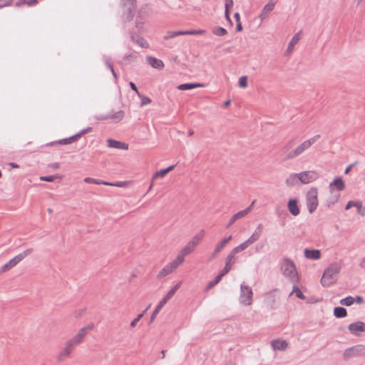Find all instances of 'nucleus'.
<instances>
[{"label": "nucleus", "instance_id": "f257e3e1", "mask_svg": "<svg viewBox=\"0 0 365 365\" xmlns=\"http://www.w3.org/2000/svg\"><path fill=\"white\" fill-rule=\"evenodd\" d=\"M341 264L338 262L331 263L324 271L321 279V284L324 287H329L333 285L336 280L338 274L341 271Z\"/></svg>", "mask_w": 365, "mask_h": 365}, {"label": "nucleus", "instance_id": "f03ea898", "mask_svg": "<svg viewBox=\"0 0 365 365\" xmlns=\"http://www.w3.org/2000/svg\"><path fill=\"white\" fill-rule=\"evenodd\" d=\"M281 271L284 276L289 278L292 283L297 284L299 282L295 264L292 259L289 258L283 259L281 264Z\"/></svg>", "mask_w": 365, "mask_h": 365}, {"label": "nucleus", "instance_id": "7ed1b4c3", "mask_svg": "<svg viewBox=\"0 0 365 365\" xmlns=\"http://www.w3.org/2000/svg\"><path fill=\"white\" fill-rule=\"evenodd\" d=\"M136 0H120V5L123 7V23L130 22L133 19L136 14Z\"/></svg>", "mask_w": 365, "mask_h": 365}, {"label": "nucleus", "instance_id": "20e7f679", "mask_svg": "<svg viewBox=\"0 0 365 365\" xmlns=\"http://www.w3.org/2000/svg\"><path fill=\"white\" fill-rule=\"evenodd\" d=\"M33 252L32 248H29L24 252L19 253L12 259H11L7 263L4 264L1 268V272H6L10 270L11 268L14 267L16 264H18L21 261H22L27 256L30 255Z\"/></svg>", "mask_w": 365, "mask_h": 365}, {"label": "nucleus", "instance_id": "39448f33", "mask_svg": "<svg viewBox=\"0 0 365 365\" xmlns=\"http://www.w3.org/2000/svg\"><path fill=\"white\" fill-rule=\"evenodd\" d=\"M318 191L316 187L310 188L306 194V202L308 211L310 214L313 213L319 205Z\"/></svg>", "mask_w": 365, "mask_h": 365}, {"label": "nucleus", "instance_id": "423d86ee", "mask_svg": "<svg viewBox=\"0 0 365 365\" xmlns=\"http://www.w3.org/2000/svg\"><path fill=\"white\" fill-rule=\"evenodd\" d=\"M252 296L253 292L252 288L243 284H241L240 296V303L245 306L251 304Z\"/></svg>", "mask_w": 365, "mask_h": 365}, {"label": "nucleus", "instance_id": "0eeeda50", "mask_svg": "<svg viewBox=\"0 0 365 365\" xmlns=\"http://www.w3.org/2000/svg\"><path fill=\"white\" fill-rule=\"evenodd\" d=\"M310 142L305 140L300 145H299L295 149L291 150L285 158L286 160L294 159L298 156H299L302 153H303L306 150L310 148Z\"/></svg>", "mask_w": 365, "mask_h": 365}, {"label": "nucleus", "instance_id": "6e6552de", "mask_svg": "<svg viewBox=\"0 0 365 365\" xmlns=\"http://www.w3.org/2000/svg\"><path fill=\"white\" fill-rule=\"evenodd\" d=\"M124 117V112L123 110H118L117 112L112 111V113L108 114H99L95 115V118L98 120H106L111 119L115 123L120 121Z\"/></svg>", "mask_w": 365, "mask_h": 365}, {"label": "nucleus", "instance_id": "1a4fd4ad", "mask_svg": "<svg viewBox=\"0 0 365 365\" xmlns=\"http://www.w3.org/2000/svg\"><path fill=\"white\" fill-rule=\"evenodd\" d=\"M76 343L72 339H70L67 341L65 344V347L63 349V350L59 353V354L57 356V361H63L66 357H68L71 352L75 349Z\"/></svg>", "mask_w": 365, "mask_h": 365}, {"label": "nucleus", "instance_id": "9d476101", "mask_svg": "<svg viewBox=\"0 0 365 365\" xmlns=\"http://www.w3.org/2000/svg\"><path fill=\"white\" fill-rule=\"evenodd\" d=\"M94 327V324L93 323H91L88 324L87 326L81 328L78 334L75 335L71 339L76 343V344H79L83 341V339L86 334L88 333L90 331H91Z\"/></svg>", "mask_w": 365, "mask_h": 365}, {"label": "nucleus", "instance_id": "9b49d317", "mask_svg": "<svg viewBox=\"0 0 365 365\" xmlns=\"http://www.w3.org/2000/svg\"><path fill=\"white\" fill-rule=\"evenodd\" d=\"M131 40L140 46L141 48H148L149 47V44L147 41L142 36H139L136 31L133 30H130L129 31Z\"/></svg>", "mask_w": 365, "mask_h": 365}, {"label": "nucleus", "instance_id": "f8f14e48", "mask_svg": "<svg viewBox=\"0 0 365 365\" xmlns=\"http://www.w3.org/2000/svg\"><path fill=\"white\" fill-rule=\"evenodd\" d=\"M348 329L352 334L358 336L359 332L365 331V323L361 321L353 322L348 326Z\"/></svg>", "mask_w": 365, "mask_h": 365}, {"label": "nucleus", "instance_id": "ddd939ff", "mask_svg": "<svg viewBox=\"0 0 365 365\" xmlns=\"http://www.w3.org/2000/svg\"><path fill=\"white\" fill-rule=\"evenodd\" d=\"M299 200L297 198H290L287 202V208L289 212L293 216H297L300 213V208L298 205Z\"/></svg>", "mask_w": 365, "mask_h": 365}, {"label": "nucleus", "instance_id": "4468645a", "mask_svg": "<svg viewBox=\"0 0 365 365\" xmlns=\"http://www.w3.org/2000/svg\"><path fill=\"white\" fill-rule=\"evenodd\" d=\"M175 165H170L166 168L161 169L160 170L155 172L152 177V182L149 186L148 191H150L152 189L153 186L154 180L165 177L169 172L172 171L175 168Z\"/></svg>", "mask_w": 365, "mask_h": 365}, {"label": "nucleus", "instance_id": "2eb2a0df", "mask_svg": "<svg viewBox=\"0 0 365 365\" xmlns=\"http://www.w3.org/2000/svg\"><path fill=\"white\" fill-rule=\"evenodd\" d=\"M232 239V236L230 235L227 237H224L220 243H218L212 253L211 254L210 257L212 259L215 258L217 255L224 249L226 245Z\"/></svg>", "mask_w": 365, "mask_h": 365}, {"label": "nucleus", "instance_id": "dca6fc26", "mask_svg": "<svg viewBox=\"0 0 365 365\" xmlns=\"http://www.w3.org/2000/svg\"><path fill=\"white\" fill-rule=\"evenodd\" d=\"M299 175L303 177L302 179V184H308L317 178V173L314 171H303L299 173Z\"/></svg>", "mask_w": 365, "mask_h": 365}, {"label": "nucleus", "instance_id": "f3484780", "mask_svg": "<svg viewBox=\"0 0 365 365\" xmlns=\"http://www.w3.org/2000/svg\"><path fill=\"white\" fill-rule=\"evenodd\" d=\"M334 187H335L338 191H342L345 189L346 185L341 177H336L329 184V189L331 192H332Z\"/></svg>", "mask_w": 365, "mask_h": 365}, {"label": "nucleus", "instance_id": "a211bd4d", "mask_svg": "<svg viewBox=\"0 0 365 365\" xmlns=\"http://www.w3.org/2000/svg\"><path fill=\"white\" fill-rule=\"evenodd\" d=\"M304 257L307 259L317 260L321 258L322 254L319 250L308 249L304 250Z\"/></svg>", "mask_w": 365, "mask_h": 365}, {"label": "nucleus", "instance_id": "6ab92c4d", "mask_svg": "<svg viewBox=\"0 0 365 365\" xmlns=\"http://www.w3.org/2000/svg\"><path fill=\"white\" fill-rule=\"evenodd\" d=\"M107 145L109 148H116L119 150H128V145L127 143L114 140V139H108L107 140Z\"/></svg>", "mask_w": 365, "mask_h": 365}, {"label": "nucleus", "instance_id": "aec40b11", "mask_svg": "<svg viewBox=\"0 0 365 365\" xmlns=\"http://www.w3.org/2000/svg\"><path fill=\"white\" fill-rule=\"evenodd\" d=\"M262 230V224H259L257 226L255 231L254 232V233L247 240L245 241L246 242V244L248 246H250V245H252L253 243H255L256 241H257L261 235Z\"/></svg>", "mask_w": 365, "mask_h": 365}, {"label": "nucleus", "instance_id": "412c9836", "mask_svg": "<svg viewBox=\"0 0 365 365\" xmlns=\"http://www.w3.org/2000/svg\"><path fill=\"white\" fill-rule=\"evenodd\" d=\"M147 62L153 68L161 70L164 68V63L162 60L158 59L153 56H148Z\"/></svg>", "mask_w": 365, "mask_h": 365}, {"label": "nucleus", "instance_id": "4be33fe9", "mask_svg": "<svg viewBox=\"0 0 365 365\" xmlns=\"http://www.w3.org/2000/svg\"><path fill=\"white\" fill-rule=\"evenodd\" d=\"M205 86L204 83H182L178 86V89L180 91L192 90L197 88H202Z\"/></svg>", "mask_w": 365, "mask_h": 365}, {"label": "nucleus", "instance_id": "5701e85b", "mask_svg": "<svg viewBox=\"0 0 365 365\" xmlns=\"http://www.w3.org/2000/svg\"><path fill=\"white\" fill-rule=\"evenodd\" d=\"M253 204H254V202H252V203L249 207H247L246 209L241 210V211L237 212L236 214L233 215L232 216V217L230 218L231 223H234L236 220H237L240 218H242L245 215H247L251 211Z\"/></svg>", "mask_w": 365, "mask_h": 365}, {"label": "nucleus", "instance_id": "b1692460", "mask_svg": "<svg viewBox=\"0 0 365 365\" xmlns=\"http://www.w3.org/2000/svg\"><path fill=\"white\" fill-rule=\"evenodd\" d=\"M235 257L230 253L225 259V265L224 268L220 272L221 274L226 275L232 269V261Z\"/></svg>", "mask_w": 365, "mask_h": 365}, {"label": "nucleus", "instance_id": "393cba45", "mask_svg": "<svg viewBox=\"0 0 365 365\" xmlns=\"http://www.w3.org/2000/svg\"><path fill=\"white\" fill-rule=\"evenodd\" d=\"M288 346L285 340L276 339L272 341V346L274 350L283 351Z\"/></svg>", "mask_w": 365, "mask_h": 365}, {"label": "nucleus", "instance_id": "a878e982", "mask_svg": "<svg viewBox=\"0 0 365 365\" xmlns=\"http://www.w3.org/2000/svg\"><path fill=\"white\" fill-rule=\"evenodd\" d=\"M175 269H173L172 265L168 263L167 265H165L158 274L157 278L158 279H160L165 276L168 275L170 273L173 272Z\"/></svg>", "mask_w": 365, "mask_h": 365}, {"label": "nucleus", "instance_id": "bb28decb", "mask_svg": "<svg viewBox=\"0 0 365 365\" xmlns=\"http://www.w3.org/2000/svg\"><path fill=\"white\" fill-rule=\"evenodd\" d=\"M333 314L336 318L341 319L347 316V311L343 307H336L334 308Z\"/></svg>", "mask_w": 365, "mask_h": 365}, {"label": "nucleus", "instance_id": "cd10ccee", "mask_svg": "<svg viewBox=\"0 0 365 365\" xmlns=\"http://www.w3.org/2000/svg\"><path fill=\"white\" fill-rule=\"evenodd\" d=\"M224 277L223 274H221L220 272L218 273V274L215 277V279L207 284L205 291L207 292L212 288H213L215 285H217L222 279V278Z\"/></svg>", "mask_w": 365, "mask_h": 365}, {"label": "nucleus", "instance_id": "c85d7f7f", "mask_svg": "<svg viewBox=\"0 0 365 365\" xmlns=\"http://www.w3.org/2000/svg\"><path fill=\"white\" fill-rule=\"evenodd\" d=\"M135 29H137L138 32H143V21L142 18L141 11H138L136 19H135Z\"/></svg>", "mask_w": 365, "mask_h": 365}, {"label": "nucleus", "instance_id": "c756f323", "mask_svg": "<svg viewBox=\"0 0 365 365\" xmlns=\"http://www.w3.org/2000/svg\"><path fill=\"white\" fill-rule=\"evenodd\" d=\"M351 349L355 356L365 355V345L358 344L351 346Z\"/></svg>", "mask_w": 365, "mask_h": 365}, {"label": "nucleus", "instance_id": "7c9ffc66", "mask_svg": "<svg viewBox=\"0 0 365 365\" xmlns=\"http://www.w3.org/2000/svg\"><path fill=\"white\" fill-rule=\"evenodd\" d=\"M185 255L181 252L176 257V258L170 264L172 265L173 269H175L182 262L185 260Z\"/></svg>", "mask_w": 365, "mask_h": 365}, {"label": "nucleus", "instance_id": "2f4dec72", "mask_svg": "<svg viewBox=\"0 0 365 365\" xmlns=\"http://www.w3.org/2000/svg\"><path fill=\"white\" fill-rule=\"evenodd\" d=\"M203 237H204V230H201L200 233L195 235L191 239V240L189 241V242L192 245H193L194 247H195L197 245H199V243L200 242V241L202 240Z\"/></svg>", "mask_w": 365, "mask_h": 365}, {"label": "nucleus", "instance_id": "473e14b6", "mask_svg": "<svg viewBox=\"0 0 365 365\" xmlns=\"http://www.w3.org/2000/svg\"><path fill=\"white\" fill-rule=\"evenodd\" d=\"M212 33L217 36H224L227 34V31L222 26H215L212 29Z\"/></svg>", "mask_w": 365, "mask_h": 365}, {"label": "nucleus", "instance_id": "72a5a7b5", "mask_svg": "<svg viewBox=\"0 0 365 365\" xmlns=\"http://www.w3.org/2000/svg\"><path fill=\"white\" fill-rule=\"evenodd\" d=\"M182 35H184V31H168L166 33V35L164 36L163 38L165 40H168Z\"/></svg>", "mask_w": 365, "mask_h": 365}, {"label": "nucleus", "instance_id": "f704fd0d", "mask_svg": "<svg viewBox=\"0 0 365 365\" xmlns=\"http://www.w3.org/2000/svg\"><path fill=\"white\" fill-rule=\"evenodd\" d=\"M302 34V31H299L297 34L294 35V36L292 38L291 41L289 43L288 45V50L292 49L299 41L300 36Z\"/></svg>", "mask_w": 365, "mask_h": 365}, {"label": "nucleus", "instance_id": "c9c22d12", "mask_svg": "<svg viewBox=\"0 0 365 365\" xmlns=\"http://www.w3.org/2000/svg\"><path fill=\"white\" fill-rule=\"evenodd\" d=\"M249 246L246 244L245 242L241 243L240 245L237 246L230 252V255H232L235 257V255L246 250Z\"/></svg>", "mask_w": 365, "mask_h": 365}, {"label": "nucleus", "instance_id": "e433bc0d", "mask_svg": "<svg viewBox=\"0 0 365 365\" xmlns=\"http://www.w3.org/2000/svg\"><path fill=\"white\" fill-rule=\"evenodd\" d=\"M77 140H78V139H77L76 135H73L69 138L58 140H57V143L59 145H68V144H71L73 142H76Z\"/></svg>", "mask_w": 365, "mask_h": 365}, {"label": "nucleus", "instance_id": "4c0bfd02", "mask_svg": "<svg viewBox=\"0 0 365 365\" xmlns=\"http://www.w3.org/2000/svg\"><path fill=\"white\" fill-rule=\"evenodd\" d=\"M340 195L339 193L331 195V197L327 199L326 202V205L329 207L334 205L336 202H338Z\"/></svg>", "mask_w": 365, "mask_h": 365}, {"label": "nucleus", "instance_id": "58836bf2", "mask_svg": "<svg viewBox=\"0 0 365 365\" xmlns=\"http://www.w3.org/2000/svg\"><path fill=\"white\" fill-rule=\"evenodd\" d=\"M286 185L288 187H293L297 183V175H294L293 173L291 174L287 179H286Z\"/></svg>", "mask_w": 365, "mask_h": 365}, {"label": "nucleus", "instance_id": "ea45409f", "mask_svg": "<svg viewBox=\"0 0 365 365\" xmlns=\"http://www.w3.org/2000/svg\"><path fill=\"white\" fill-rule=\"evenodd\" d=\"M195 247H193L189 242L186 244V245L182 249L180 252L185 256L190 254L194 251Z\"/></svg>", "mask_w": 365, "mask_h": 365}, {"label": "nucleus", "instance_id": "a19ab883", "mask_svg": "<svg viewBox=\"0 0 365 365\" xmlns=\"http://www.w3.org/2000/svg\"><path fill=\"white\" fill-rule=\"evenodd\" d=\"M294 145L295 140L291 139L284 145V147L282 148V151L284 153H288L290 151V150L294 146Z\"/></svg>", "mask_w": 365, "mask_h": 365}, {"label": "nucleus", "instance_id": "79ce46f5", "mask_svg": "<svg viewBox=\"0 0 365 365\" xmlns=\"http://www.w3.org/2000/svg\"><path fill=\"white\" fill-rule=\"evenodd\" d=\"M129 182L128 181H116L114 182H110L106 181L105 185L115 186L118 187H126Z\"/></svg>", "mask_w": 365, "mask_h": 365}, {"label": "nucleus", "instance_id": "37998d69", "mask_svg": "<svg viewBox=\"0 0 365 365\" xmlns=\"http://www.w3.org/2000/svg\"><path fill=\"white\" fill-rule=\"evenodd\" d=\"M56 179H61V176L59 175H46L41 176L40 180L45 182H53Z\"/></svg>", "mask_w": 365, "mask_h": 365}, {"label": "nucleus", "instance_id": "c03bdc74", "mask_svg": "<svg viewBox=\"0 0 365 365\" xmlns=\"http://www.w3.org/2000/svg\"><path fill=\"white\" fill-rule=\"evenodd\" d=\"M206 33V31L204 29H190L184 31V35H202Z\"/></svg>", "mask_w": 365, "mask_h": 365}, {"label": "nucleus", "instance_id": "a18cd8bd", "mask_svg": "<svg viewBox=\"0 0 365 365\" xmlns=\"http://www.w3.org/2000/svg\"><path fill=\"white\" fill-rule=\"evenodd\" d=\"M83 181L86 183H93L96 185H105L106 181L98 179H95L92 178L87 177L84 178Z\"/></svg>", "mask_w": 365, "mask_h": 365}, {"label": "nucleus", "instance_id": "49530a36", "mask_svg": "<svg viewBox=\"0 0 365 365\" xmlns=\"http://www.w3.org/2000/svg\"><path fill=\"white\" fill-rule=\"evenodd\" d=\"M341 305L349 307L354 304L353 297L347 296L339 302Z\"/></svg>", "mask_w": 365, "mask_h": 365}, {"label": "nucleus", "instance_id": "de8ad7c7", "mask_svg": "<svg viewBox=\"0 0 365 365\" xmlns=\"http://www.w3.org/2000/svg\"><path fill=\"white\" fill-rule=\"evenodd\" d=\"M292 293H294L296 297L298 298V299H305V296L304 295V294L302 292V291L300 290V289L296 285L294 284L293 286V288H292Z\"/></svg>", "mask_w": 365, "mask_h": 365}, {"label": "nucleus", "instance_id": "09e8293b", "mask_svg": "<svg viewBox=\"0 0 365 365\" xmlns=\"http://www.w3.org/2000/svg\"><path fill=\"white\" fill-rule=\"evenodd\" d=\"M248 83V78L247 76H242L239 78L238 86L240 88H247Z\"/></svg>", "mask_w": 365, "mask_h": 365}, {"label": "nucleus", "instance_id": "8fccbe9b", "mask_svg": "<svg viewBox=\"0 0 365 365\" xmlns=\"http://www.w3.org/2000/svg\"><path fill=\"white\" fill-rule=\"evenodd\" d=\"M354 351H352L351 347L346 349L343 354V359L344 360H348L350 358L354 357Z\"/></svg>", "mask_w": 365, "mask_h": 365}, {"label": "nucleus", "instance_id": "3c124183", "mask_svg": "<svg viewBox=\"0 0 365 365\" xmlns=\"http://www.w3.org/2000/svg\"><path fill=\"white\" fill-rule=\"evenodd\" d=\"M233 6V0H225V12L230 13V10Z\"/></svg>", "mask_w": 365, "mask_h": 365}, {"label": "nucleus", "instance_id": "603ef678", "mask_svg": "<svg viewBox=\"0 0 365 365\" xmlns=\"http://www.w3.org/2000/svg\"><path fill=\"white\" fill-rule=\"evenodd\" d=\"M93 128L91 127H87L81 130H80L78 133H77L76 135L77 139L78 140L83 135L88 133L91 132Z\"/></svg>", "mask_w": 365, "mask_h": 365}, {"label": "nucleus", "instance_id": "864d4df0", "mask_svg": "<svg viewBox=\"0 0 365 365\" xmlns=\"http://www.w3.org/2000/svg\"><path fill=\"white\" fill-rule=\"evenodd\" d=\"M137 58H138L137 55L133 54V53H129V54H125L123 57V59L125 61H127L128 63H130V62L135 61Z\"/></svg>", "mask_w": 365, "mask_h": 365}, {"label": "nucleus", "instance_id": "5fc2aeb1", "mask_svg": "<svg viewBox=\"0 0 365 365\" xmlns=\"http://www.w3.org/2000/svg\"><path fill=\"white\" fill-rule=\"evenodd\" d=\"M139 97L141 99V102H140L141 106H146L151 103V99L148 96L140 94V96H139Z\"/></svg>", "mask_w": 365, "mask_h": 365}, {"label": "nucleus", "instance_id": "6e6d98bb", "mask_svg": "<svg viewBox=\"0 0 365 365\" xmlns=\"http://www.w3.org/2000/svg\"><path fill=\"white\" fill-rule=\"evenodd\" d=\"M14 0H0V9L13 5Z\"/></svg>", "mask_w": 365, "mask_h": 365}, {"label": "nucleus", "instance_id": "4d7b16f0", "mask_svg": "<svg viewBox=\"0 0 365 365\" xmlns=\"http://www.w3.org/2000/svg\"><path fill=\"white\" fill-rule=\"evenodd\" d=\"M103 60H104V63L106 65L107 68L111 71L112 69H114L113 68V66L112 64V63L110 62V59L107 57V56H103Z\"/></svg>", "mask_w": 365, "mask_h": 365}, {"label": "nucleus", "instance_id": "13d9d810", "mask_svg": "<svg viewBox=\"0 0 365 365\" xmlns=\"http://www.w3.org/2000/svg\"><path fill=\"white\" fill-rule=\"evenodd\" d=\"M274 3L269 2L264 6L263 11H271L274 9Z\"/></svg>", "mask_w": 365, "mask_h": 365}, {"label": "nucleus", "instance_id": "bf43d9fd", "mask_svg": "<svg viewBox=\"0 0 365 365\" xmlns=\"http://www.w3.org/2000/svg\"><path fill=\"white\" fill-rule=\"evenodd\" d=\"M129 86H130V88L132 91H133L138 96H140V93H139L138 91V89L136 86V85L132 82V81H130L129 82Z\"/></svg>", "mask_w": 365, "mask_h": 365}, {"label": "nucleus", "instance_id": "052dcab7", "mask_svg": "<svg viewBox=\"0 0 365 365\" xmlns=\"http://www.w3.org/2000/svg\"><path fill=\"white\" fill-rule=\"evenodd\" d=\"M354 303L356 302V304H361L364 302V299L363 297L357 295L355 297H353Z\"/></svg>", "mask_w": 365, "mask_h": 365}, {"label": "nucleus", "instance_id": "680f3d73", "mask_svg": "<svg viewBox=\"0 0 365 365\" xmlns=\"http://www.w3.org/2000/svg\"><path fill=\"white\" fill-rule=\"evenodd\" d=\"M357 164H358V161H355L354 163H351V164L349 165L346 168V169H345V170H344V173H345L346 175L349 174V173H350L351 170L352 169V168H353V167H354V166H355L356 165H357Z\"/></svg>", "mask_w": 365, "mask_h": 365}, {"label": "nucleus", "instance_id": "e2e57ef3", "mask_svg": "<svg viewBox=\"0 0 365 365\" xmlns=\"http://www.w3.org/2000/svg\"><path fill=\"white\" fill-rule=\"evenodd\" d=\"M164 307V305H163L161 303H158V304L156 306V307L155 308L154 311L153 312L152 314H153L154 315H158V314L160 312V311L161 310V309Z\"/></svg>", "mask_w": 365, "mask_h": 365}, {"label": "nucleus", "instance_id": "0e129e2a", "mask_svg": "<svg viewBox=\"0 0 365 365\" xmlns=\"http://www.w3.org/2000/svg\"><path fill=\"white\" fill-rule=\"evenodd\" d=\"M319 138H320V135H316L313 136L312 138H311L310 139L307 140L310 142V146H311L315 142H317V140L319 139Z\"/></svg>", "mask_w": 365, "mask_h": 365}, {"label": "nucleus", "instance_id": "69168bd1", "mask_svg": "<svg viewBox=\"0 0 365 365\" xmlns=\"http://www.w3.org/2000/svg\"><path fill=\"white\" fill-rule=\"evenodd\" d=\"M38 3V0H26V5L29 6H34Z\"/></svg>", "mask_w": 365, "mask_h": 365}, {"label": "nucleus", "instance_id": "338daca9", "mask_svg": "<svg viewBox=\"0 0 365 365\" xmlns=\"http://www.w3.org/2000/svg\"><path fill=\"white\" fill-rule=\"evenodd\" d=\"M354 205H356L355 201L349 200L345 206V210H349L351 207H354Z\"/></svg>", "mask_w": 365, "mask_h": 365}, {"label": "nucleus", "instance_id": "774afa93", "mask_svg": "<svg viewBox=\"0 0 365 365\" xmlns=\"http://www.w3.org/2000/svg\"><path fill=\"white\" fill-rule=\"evenodd\" d=\"M169 299H170V298L169 297V296H168V295H166V294H165V295L163 297V298L160 300V303H161L163 305H164V306H165Z\"/></svg>", "mask_w": 365, "mask_h": 365}]
</instances>
